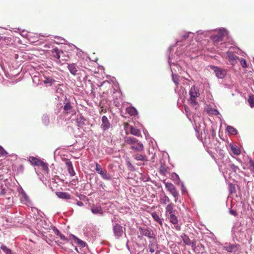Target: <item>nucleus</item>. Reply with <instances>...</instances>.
Returning <instances> with one entry per match:
<instances>
[{
  "mask_svg": "<svg viewBox=\"0 0 254 254\" xmlns=\"http://www.w3.org/2000/svg\"><path fill=\"white\" fill-rule=\"evenodd\" d=\"M59 237L61 238V240H65L66 239L65 236L61 233L59 235Z\"/></svg>",
  "mask_w": 254,
  "mask_h": 254,
  "instance_id": "obj_43",
  "label": "nucleus"
},
{
  "mask_svg": "<svg viewBox=\"0 0 254 254\" xmlns=\"http://www.w3.org/2000/svg\"><path fill=\"white\" fill-rule=\"evenodd\" d=\"M172 79H173V80L175 81V77L174 76L173 73H172Z\"/></svg>",
  "mask_w": 254,
  "mask_h": 254,
  "instance_id": "obj_49",
  "label": "nucleus"
},
{
  "mask_svg": "<svg viewBox=\"0 0 254 254\" xmlns=\"http://www.w3.org/2000/svg\"><path fill=\"white\" fill-rule=\"evenodd\" d=\"M114 236L117 239H119L122 237L125 233V228L123 230V227L119 224H116L113 228Z\"/></svg>",
  "mask_w": 254,
  "mask_h": 254,
  "instance_id": "obj_5",
  "label": "nucleus"
},
{
  "mask_svg": "<svg viewBox=\"0 0 254 254\" xmlns=\"http://www.w3.org/2000/svg\"><path fill=\"white\" fill-rule=\"evenodd\" d=\"M55 81V80L53 78L49 77L46 78V79L44 81V83L45 84H50V85H51Z\"/></svg>",
  "mask_w": 254,
  "mask_h": 254,
  "instance_id": "obj_32",
  "label": "nucleus"
},
{
  "mask_svg": "<svg viewBox=\"0 0 254 254\" xmlns=\"http://www.w3.org/2000/svg\"><path fill=\"white\" fill-rule=\"evenodd\" d=\"M176 229H177V230H180V228H179L178 226H176Z\"/></svg>",
  "mask_w": 254,
  "mask_h": 254,
  "instance_id": "obj_51",
  "label": "nucleus"
},
{
  "mask_svg": "<svg viewBox=\"0 0 254 254\" xmlns=\"http://www.w3.org/2000/svg\"><path fill=\"white\" fill-rule=\"evenodd\" d=\"M226 55L227 59L230 62H231L233 65H234L237 63V60H239V58L237 56L229 51L226 53Z\"/></svg>",
  "mask_w": 254,
  "mask_h": 254,
  "instance_id": "obj_10",
  "label": "nucleus"
},
{
  "mask_svg": "<svg viewBox=\"0 0 254 254\" xmlns=\"http://www.w3.org/2000/svg\"><path fill=\"white\" fill-rule=\"evenodd\" d=\"M76 204L79 206H82L83 205V203L82 201H78L76 202Z\"/></svg>",
  "mask_w": 254,
  "mask_h": 254,
  "instance_id": "obj_45",
  "label": "nucleus"
},
{
  "mask_svg": "<svg viewBox=\"0 0 254 254\" xmlns=\"http://www.w3.org/2000/svg\"><path fill=\"white\" fill-rule=\"evenodd\" d=\"M175 212L173 204H169L166 207V215L167 218L172 224H175Z\"/></svg>",
  "mask_w": 254,
  "mask_h": 254,
  "instance_id": "obj_3",
  "label": "nucleus"
},
{
  "mask_svg": "<svg viewBox=\"0 0 254 254\" xmlns=\"http://www.w3.org/2000/svg\"><path fill=\"white\" fill-rule=\"evenodd\" d=\"M41 160L33 156H30L29 158V161L31 163V164L36 166H39V164Z\"/></svg>",
  "mask_w": 254,
  "mask_h": 254,
  "instance_id": "obj_19",
  "label": "nucleus"
},
{
  "mask_svg": "<svg viewBox=\"0 0 254 254\" xmlns=\"http://www.w3.org/2000/svg\"><path fill=\"white\" fill-rule=\"evenodd\" d=\"M133 157L136 160L139 161H145L146 157L145 155L141 154H136L133 155Z\"/></svg>",
  "mask_w": 254,
  "mask_h": 254,
  "instance_id": "obj_24",
  "label": "nucleus"
},
{
  "mask_svg": "<svg viewBox=\"0 0 254 254\" xmlns=\"http://www.w3.org/2000/svg\"><path fill=\"white\" fill-rule=\"evenodd\" d=\"M230 213L232 215H234V216H237L238 215V213L237 212L236 210H233V209H231L230 211Z\"/></svg>",
  "mask_w": 254,
  "mask_h": 254,
  "instance_id": "obj_38",
  "label": "nucleus"
},
{
  "mask_svg": "<svg viewBox=\"0 0 254 254\" xmlns=\"http://www.w3.org/2000/svg\"><path fill=\"white\" fill-rule=\"evenodd\" d=\"M72 237L74 240L77 241V244L80 245L81 247H84L85 246V243L83 241L77 238L75 236L72 235Z\"/></svg>",
  "mask_w": 254,
  "mask_h": 254,
  "instance_id": "obj_30",
  "label": "nucleus"
},
{
  "mask_svg": "<svg viewBox=\"0 0 254 254\" xmlns=\"http://www.w3.org/2000/svg\"><path fill=\"white\" fill-rule=\"evenodd\" d=\"M152 216L154 220L158 222L161 226H162V221L159 216L155 212L152 213Z\"/></svg>",
  "mask_w": 254,
  "mask_h": 254,
  "instance_id": "obj_23",
  "label": "nucleus"
},
{
  "mask_svg": "<svg viewBox=\"0 0 254 254\" xmlns=\"http://www.w3.org/2000/svg\"><path fill=\"white\" fill-rule=\"evenodd\" d=\"M251 166L253 167V170L254 171V162L253 161L250 162Z\"/></svg>",
  "mask_w": 254,
  "mask_h": 254,
  "instance_id": "obj_46",
  "label": "nucleus"
},
{
  "mask_svg": "<svg viewBox=\"0 0 254 254\" xmlns=\"http://www.w3.org/2000/svg\"><path fill=\"white\" fill-rule=\"evenodd\" d=\"M217 35H212L211 38L215 42L222 41L224 37L227 36L228 32L225 28H220L217 30Z\"/></svg>",
  "mask_w": 254,
  "mask_h": 254,
  "instance_id": "obj_2",
  "label": "nucleus"
},
{
  "mask_svg": "<svg viewBox=\"0 0 254 254\" xmlns=\"http://www.w3.org/2000/svg\"><path fill=\"white\" fill-rule=\"evenodd\" d=\"M39 166H41L42 167V169H43L45 171L48 170V164L42 160L40 161V162L39 164Z\"/></svg>",
  "mask_w": 254,
  "mask_h": 254,
  "instance_id": "obj_31",
  "label": "nucleus"
},
{
  "mask_svg": "<svg viewBox=\"0 0 254 254\" xmlns=\"http://www.w3.org/2000/svg\"><path fill=\"white\" fill-rule=\"evenodd\" d=\"M95 164L96 165L95 170L98 174H100L103 170V169L101 166L98 164L97 162H95Z\"/></svg>",
  "mask_w": 254,
  "mask_h": 254,
  "instance_id": "obj_33",
  "label": "nucleus"
},
{
  "mask_svg": "<svg viewBox=\"0 0 254 254\" xmlns=\"http://www.w3.org/2000/svg\"><path fill=\"white\" fill-rule=\"evenodd\" d=\"M190 99L189 101L190 104L194 106L198 105V102L196 101V98L200 95L199 90L195 86L191 87L190 90Z\"/></svg>",
  "mask_w": 254,
  "mask_h": 254,
  "instance_id": "obj_1",
  "label": "nucleus"
},
{
  "mask_svg": "<svg viewBox=\"0 0 254 254\" xmlns=\"http://www.w3.org/2000/svg\"><path fill=\"white\" fill-rule=\"evenodd\" d=\"M65 165L67 167V170L70 176H73L75 175V172L73 170L72 164L71 161H66Z\"/></svg>",
  "mask_w": 254,
  "mask_h": 254,
  "instance_id": "obj_16",
  "label": "nucleus"
},
{
  "mask_svg": "<svg viewBox=\"0 0 254 254\" xmlns=\"http://www.w3.org/2000/svg\"><path fill=\"white\" fill-rule=\"evenodd\" d=\"M223 249L226 250L228 253L235 254L239 252V245L226 243L223 247Z\"/></svg>",
  "mask_w": 254,
  "mask_h": 254,
  "instance_id": "obj_4",
  "label": "nucleus"
},
{
  "mask_svg": "<svg viewBox=\"0 0 254 254\" xmlns=\"http://www.w3.org/2000/svg\"><path fill=\"white\" fill-rule=\"evenodd\" d=\"M131 148L136 151H140L143 150V145L140 142H138V140L135 144L131 145Z\"/></svg>",
  "mask_w": 254,
  "mask_h": 254,
  "instance_id": "obj_17",
  "label": "nucleus"
},
{
  "mask_svg": "<svg viewBox=\"0 0 254 254\" xmlns=\"http://www.w3.org/2000/svg\"><path fill=\"white\" fill-rule=\"evenodd\" d=\"M227 130L228 132L231 134L235 135L237 133L236 129L232 126H228L227 127Z\"/></svg>",
  "mask_w": 254,
  "mask_h": 254,
  "instance_id": "obj_28",
  "label": "nucleus"
},
{
  "mask_svg": "<svg viewBox=\"0 0 254 254\" xmlns=\"http://www.w3.org/2000/svg\"><path fill=\"white\" fill-rule=\"evenodd\" d=\"M52 54L53 57L56 58L58 60L57 61V63H62L60 58L62 55H64V53L63 51H60L58 48H55L52 50Z\"/></svg>",
  "mask_w": 254,
  "mask_h": 254,
  "instance_id": "obj_8",
  "label": "nucleus"
},
{
  "mask_svg": "<svg viewBox=\"0 0 254 254\" xmlns=\"http://www.w3.org/2000/svg\"><path fill=\"white\" fill-rule=\"evenodd\" d=\"M126 112L130 116H135L137 114V111L134 107H129L126 109Z\"/></svg>",
  "mask_w": 254,
  "mask_h": 254,
  "instance_id": "obj_20",
  "label": "nucleus"
},
{
  "mask_svg": "<svg viewBox=\"0 0 254 254\" xmlns=\"http://www.w3.org/2000/svg\"><path fill=\"white\" fill-rule=\"evenodd\" d=\"M231 150L235 155H240L241 154V150L240 148L236 145H231Z\"/></svg>",
  "mask_w": 254,
  "mask_h": 254,
  "instance_id": "obj_21",
  "label": "nucleus"
},
{
  "mask_svg": "<svg viewBox=\"0 0 254 254\" xmlns=\"http://www.w3.org/2000/svg\"><path fill=\"white\" fill-rule=\"evenodd\" d=\"M102 179L106 181H111L112 180L113 177L112 175L108 173L107 170H103L100 174Z\"/></svg>",
  "mask_w": 254,
  "mask_h": 254,
  "instance_id": "obj_14",
  "label": "nucleus"
},
{
  "mask_svg": "<svg viewBox=\"0 0 254 254\" xmlns=\"http://www.w3.org/2000/svg\"><path fill=\"white\" fill-rule=\"evenodd\" d=\"M59 237L61 238V240H65L66 239L65 236L61 233L59 235Z\"/></svg>",
  "mask_w": 254,
  "mask_h": 254,
  "instance_id": "obj_44",
  "label": "nucleus"
},
{
  "mask_svg": "<svg viewBox=\"0 0 254 254\" xmlns=\"http://www.w3.org/2000/svg\"><path fill=\"white\" fill-rule=\"evenodd\" d=\"M67 67L71 74L73 75L78 74V67L75 64L72 63L69 64Z\"/></svg>",
  "mask_w": 254,
  "mask_h": 254,
  "instance_id": "obj_11",
  "label": "nucleus"
},
{
  "mask_svg": "<svg viewBox=\"0 0 254 254\" xmlns=\"http://www.w3.org/2000/svg\"><path fill=\"white\" fill-rule=\"evenodd\" d=\"M248 102L251 106V108L254 107V96L251 95L249 96L248 99Z\"/></svg>",
  "mask_w": 254,
  "mask_h": 254,
  "instance_id": "obj_29",
  "label": "nucleus"
},
{
  "mask_svg": "<svg viewBox=\"0 0 254 254\" xmlns=\"http://www.w3.org/2000/svg\"><path fill=\"white\" fill-rule=\"evenodd\" d=\"M182 191L183 192H186V190H185V187L183 185H182Z\"/></svg>",
  "mask_w": 254,
  "mask_h": 254,
  "instance_id": "obj_47",
  "label": "nucleus"
},
{
  "mask_svg": "<svg viewBox=\"0 0 254 254\" xmlns=\"http://www.w3.org/2000/svg\"><path fill=\"white\" fill-rule=\"evenodd\" d=\"M139 231L142 236H146L149 238L154 237V235L151 230L149 228H140Z\"/></svg>",
  "mask_w": 254,
  "mask_h": 254,
  "instance_id": "obj_7",
  "label": "nucleus"
},
{
  "mask_svg": "<svg viewBox=\"0 0 254 254\" xmlns=\"http://www.w3.org/2000/svg\"><path fill=\"white\" fill-rule=\"evenodd\" d=\"M61 57H62V60H61L62 62V61H66L68 59V57L66 56L64 54V55H62Z\"/></svg>",
  "mask_w": 254,
  "mask_h": 254,
  "instance_id": "obj_41",
  "label": "nucleus"
},
{
  "mask_svg": "<svg viewBox=\"0 0 254 254\" xmlns=\"http://www.w3.org/2000/svg\"><path fill=\"white\" fill-rule=\"evenodd\" d=\"M149 252L151 253H153L155 252V247L153 246V245H149Z\"/></svg>",
  "mask_w": 254,
  "mask_h": 254,
  "instance_id": "obj_36",
  "label": "nucleus"
},
{
  "mask_svg": "<svg viewBox=\"0 0 254 254\" xmlns=\"http://www.w3.org/2000/svg\"><path fill=\"white\" fill-rule=\"evenodd\" d=\"M53 231L55 232V234L58 236L61 234L59 230L56 227H54Z\"/></svg>",
  "mask_w": 254,
  "mask_h": 254,
  "instance_id": "obj_40",
  "label": "nucleus"
},
{
  "mask_svg": "<svg viewBox=\"0 0 254 254\" xmlns=\"http://www.w3.org/2000/svg\"><path fill=\"white\" fill-rule=\"evenodd\" d=\"M166 188H168L169 190H173L174 186L171 184L167 183L166 184Z\"/></svg>",
  "mask_w": 254,
  "mask_h": 254,
  "instance_id": "obj_39",
  "label": "nucleus"
},
{
  "mask_svg": "<svg viewBox=\"0 0 254 254\" xmlns=\"http://www.w3.org/2000/svg\"><path fill=\"white\" fill-rule=\"evenodd\" d=\"M125 128L126 130V131L129 129L130 133L136 136H139L141 135L140 131L139 129L135 127L132 126H129L128 124L127 123H125Z\"/></svg>",
  "mask_w": 254,
  "mask_h": 254,
  "instance_id": "obj_6",
  "label": "nucleus"
},
{
  "mask_svg": "<svg viewBox=\"0 0 254 254\" xmlns=\"http://www.w3.org/2000/svg\"><path fill=\"white\" fill-rule=\"evenodd\" d=\"M169 63H170V64H171V61L170 58H169Z\"/></svg>",
  "mask_w": 254,
  "mask_h": 254,
  "instance_id": "obj_50",
  "label": "nucleus"
},
{
  "mask_svg": "<svg viewBox=\"0 0 254 254\" xmlns=\"http://www.w3.org/2000/svg\"><path fill=\"white\" fill-rule=\"evenodd\" d=\"M162 200L164 201V202L165 203H166L167 202H169V199L168 197L165 196L163 199H162Z\"/></svg>",
  "mask_w": 254,
  "mask_h": 254,
  "instance_id": "obj_42",
  "label": "nucleus"
},
{
  "mask_svg": "<svg viewBox=\"0 0 254 254\" xmlns=\"http://www.w3.org/2000/svg\"><path fill=\"white\" fill-rule=\"evenodd\" d=\"M111 124L106 116H104L102 118L101 127L104 130H107L110 127Z\"/></svg>",
  "mask_w": 254,
  "mask_h": 254,
  "instance_id": "obj_12",
  "label": "nucleus"
},
{
  "mask_svg": "<svg viewBox=\"0 0 254 254\" xmlns=\"http://www.w3.org/2000/svg\"><path fill=\"white\" fill-rule=\"evenodd\" d=\"M0 249L5 254H12L11 250L8 249L4 245H1Z\"/></svg>",
  "mask_w": 254,
  "mask_h": 254,
  "instance_id": "obj_26",
  "label": "nucleus"
},
{
  "mask_svg": "<svg viewBox=\"0 0 254 254\" xmlns=\"http://www.w3.org/2000/svg\"><path fill=\"white\" fill-rule=\"evenodd\" d=\"M137 140L134 137H126L125 138V141L127 143L131 145H132L136 143Z\"/></svg>",
  "mask_w": 254,
  "mask_h": 254,
  "instance_id": "obj_22",
  "label": "nucleus"
},
{
  "mask_svg": "<svg viewBox=\"0 0 254 254\" xmlns=\"http://www.w3.org/2000/svg\"><path fill=\"white\" fill-rule=\"evenodd\" d=\"M1 180L0 179V185L1 184Z\"/></svg>",
  "mask_w": 254,
  "mask_h": 254,
  "instance_id": "obj_54",
  "label": "nucleus"
},
{
  "mask_svg": "<svg viewBox=\"0 0 254 254\" xmlns=\"http://www.w3.org/2000/svg\"><path fill=\"white\" fill-rule=\"evenodd\" d=\"M56 195L60 198L64 199H70V195L69 193L65 192L58 191L56 192Z\"/></svg>",
  "mask_w": 254,
  "mask_h": 254,
  "instance_id": "obj_15",
  "label": "nucleus"
},
{
  "mask_svg": "<svg viewBox=\"0 0 254 254\" xmlns=\"http://www.w3.org/2000/svg\"><path fill=\"white\" fill-rule=\"evenodd\" d=\"M7 156V152L4 149V148L0 146V157L2 159L5 158Z\"/></svg>",
  "mask_w": 254,
  "mask_h": 254,
  "instance_id": "obj_27",
  "label": "nucleus"
},
{
  "mask_svg": "<svg viewBox=\"0 0 254 254\" xmlns=\"http://www.w3.org/2000/svg\"><path fill=\"white\" fill-rule=\"evenodd\" d=\"M175 220H176V221L177 220V218H175Z\"/></svg>",
  "mask_w": 254,
  "mask_h": 254,
  "instance_id": "obj_55",
  "label": "nucleus"
},
{
  "mask_svg": "<svg viewBox=\"0 0 254 254\" xmlns=\"http://www.w3.org/2000/svg\"><path fill=\"white\" fill-rule=\"evenodd\" d=\"M184 242L187 245H190L192 248H195L196 246V241L195 240H190L189 237L186 235L182 236Z\"/></svg>",
  "mask_w": 254,
  "mask_h": 254,
  "instance_id": "obj_9",
  "label": "nucleus"
},
{
  "mask_svg": "<svg viewBox=\"0 0 254 254\" xmlns=\"http://www.w3.org/2000/svg\"><path fill=\"white\" fill-rule=\"evenodd\" d=\"M214 68V72L216 76L219 78H223L226 72L224 70L217 67H213Z\"/></svg>",
  "mask_w": 254,
  "mask_h": 254,
  "instance_id": "obj_13",
  "label": "nucleus"
},
{
  "mask_svg": "<svg viewBox=\"0 0 254 254\" xmlns=\"http://www.w3.org/2000/svg\"><path fill=\"white\" fill-rule=\"evenodd\" d=\"M240 62L241 64V65H242V66L243 67H244V68L247 67V62H246V60H245L244 59H242L240 60Z\"/></svg>",
  "mask_w": 254,
  "mask_h": 254,
  "instance_id": "obj_34",
  "label": "nucleus"
},
{
  "mask_svg": "<svg viewBox=\"0 0 254 254\" xmlns=\"http://www.w3.org/2000/svg\"><path fill=\"white\" fill-rule=\"evenodd\" d=\"M6 193L5 188L2 185H0V196L5 194Z\"/></svg>",
  "mask_w": 254,
  "mask_h": 254,
  "instance_id": "obj_35",
  "label": "nucleus"
},
{
  "mask_svg": "<svg viewBox=\"0 0 254 254\" xmlns=\"http://www.w3.org/2000/svg\"><path fill=\"white\" fill-rule=\"evenodd\" d=\"M172 194H173V195L175 196V193H174V192H172Z\"/></svg>",
  "mask_w": 254,
  "mask_h": 254,
  "instance_id": "obj_53",
  "label": "nucleus"
},
{
  "mask_svg": "<svg viewBox=\"0 0 254 254\" xmlns=\"http://www.w3.org/2000/svg\"><path fill=\"white\" fill-rule=\"evenodd\" d=\"M72 108V107L69 102H67L64 106V110L66 114L69 113Z\"/></svg>",
  "mask_w": 254,
  "mask_h": 254,
  "instance_id": "obj_25",
  "label": "nucleus"
},
{
  "mask_svg": "<svg viewBox=\"0 0 254 254\" xmlns=\"http://www.w3.org/2000/svg\"><path fill=\"white\" fill-rule=\"evenodd\" d=\"M91 212L94 214H102L103 210L100 206H93L91 209Z\"/></svg>",
  "mask_w": 254,
  "mask_h": 254,
  "instance_id": "obj_18",
  "label": "nucleus"
},
{
  "mask_svg": "<svg viewBox=\"0 0 254 254\" xmlns=\"http://www.w3.org/2000/svg\"><path fill=\"white\" fill-rule=\"evenodd\" d=\"M175 176H176V178H179V176L177 174H175Z\"/></svg>",
  "mask_w": 254,
  "mask_h": 254,
  "instance_id": "obj_52",
  "label": "nucleus"
},
{
  "mask_svg": "<svg viewBox=\"0 0 254 254\" xmlns=\"http://www.w3.org/2000/svg\"><path fill=\"white\" fill-rule=\"evenodd\" d=\"M159 171L161 174H165V172H166V170L164 167L161 166L159 169Z\"/></svg>",
  "mask_w": 254,
  "mask_h": 254,
  "instance_id": "obj_37",
  "label": "nucleus"
},
{
  "mask_svg": "<svg viewBox=\"0 0 254 254\" xmlns=\"http://www.w3.org/2000/svg\"><path fill=\"white\" fill-rule=\"evenodd\" d=\"M189 37V34H186L184 35V37L185 39Z\"/></svg>",
  "mask_w": 254,
  "mask_h": 254,
  "instance_id": "obj_48",
  "label": "nucleus"
}]
</instances>
